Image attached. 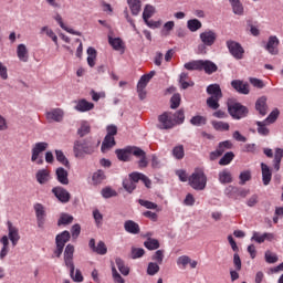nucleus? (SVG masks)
I'll return each mask as SVG.
<instances>
[{
  "label": "nucleus",
  "instance_id": "f257e3e1",
  "mask_svg": "<svg viewBox=\"0 0 283 283\" xmlns=\"http://www.w3.org/2000/svg\"><path fill=\"white\" fill-rule=\"evenodd\" d=\"M184 67L190 72H205L208 76L218 72V64L211 60H192L187 62Z\"/></svg>",
  "mask_w": 283,
  "mask_h": 283
},
{
  "label": "nucleus",
  "instance_id": "f03ea898",
  "mask_svg": "<svg viewBox=\"0 0 283 283\" xmlns=\"http://www.w3.org/2000/svg\"><path fill=\"white\" fill-rule=\"evenodd\" d=\"M96 151V145L92 138L77 139L73 145V154L75 158H85V156H92Z\"/></svg>",
  "mask_w": 283,
  "mask_h": 283
},
{
  "label": "nucleus",
  "instance_id": "7ed1b4c3",
  "mask_svg": "<svg viewBox=\"0 0 283 283\" xmlns=\"http://www.w3.org/2000/svg\"><path fill=\"white\" fill-rule=\"evenodd\" d=\"M64 264L70 269V275L73 279V282H83V274L81 273V270L75 271L74 268V245L72 244H67L64 250Z\"/></svg>",
  "mask_w": 283,
  "mask_h": 283
},
{
  "label": "nucleus",
  "instance_id": "20e7f679",
  "mask_svg": "<svg viewBox=\"0 0 283 283\" xmlns=\"http://www.w3.org/2000/svg\"><path fill=\"white\" fill-rule=\"evenodd\" d=\"M207 175L202 168L195 169L191 176L188 177V182L195 191H205L207 189Z\"/></svg>",
  "mask_w": 283,
  "mask_h": 283
},
{
  "label": "nucleus",
  "instance_id": "39448f33",
  "mask_svg": "<svg viewBox=\"0 0 283 283\" xmlns=\"http://www.w3.org/2000/svg\"><path fill=\"white\" fill-rule=\"evenodd\" d=\"M129 178L130 179H125L123 181V187L128 191V193H132L134 189H136V182H138L139 180H142L145 187H147L148 189L149 187H151V180L148 179V177L145 176L143 172H132L129 175Z\"/></svg>",
  "mask_w": 283,
  "mask_h": 283
},
{
  "label": "nucleus",
  "instance_id": "423d86ee",
  "mask_svg": "<svg viewBox=\"0 0 283 283\" xmlns=\"http://www.w3.org/2000/svg\"><path fill=\"white\" fill-rule=\"evenodd\" d=\"M228 114H230L234 120H242V118H247V116H249V107L239 102L229 101Z\"/></svg>",
  "mask_w": 283,
  "mask_h": 283
},
{
  "label": "nucleus",
  "instance_id": "0eeeda50",
  "mask_svg": "<svg viewBox=\"0 0 283 283\" xmlns=\"http://www.w3.org/2000/svg\"><path fill=\"white\" fill-rule=\"evenodd\" d=\"M106 132L107 134L101 147L103 154H105L106 151H109L112 147L116 146V139L114 138V136L118 134V128L114 125H111V126H107Z\"/></svg>",
  "mask_w": 283,
  "mask_h": 283
},
{
  "label": "nucleus",
  "instance_id": "6e6552de",
  "mask_svg": "<svg viewBox=\"0 0 283 283\" xmlns=\"http://www.w3.org/2000/svg\"><path fill=\"white\" fill-rule=\"evenodd\" d=\"M50 145L45 142L35 143L31 149V163H36V165H43V157L41 154L48 149Z\"/></svg>",
  "mask_w": 283,
  "mask_h": 283
},
{
  "label": "nucleus",
  "instance_id": "1a4fd4ad",
  "mask_svg": "<svg viewBox=\"0 0 283 283\" xmlns=\"http://www.w3.org/2000/svg\"><path fill=\"white\" fill-rule=\"evenodd\" d=\"M115 154L118 158V160H122L123 163L129 161V156H140L142 151L140 148L136 146H127L124 149H116Z\"/></svg>",
  "mask_w": 283,
  "mask_h": 283
},
{
  "label": "nucleus",
  "instance_id": "9d476101",
  "mask_svg": "<svg viewBox=\"0 0 283 283\" xmlns=\"http://www.w3.org/2000/svg\"><path fill=\"white\" fill-rule=\"evenodd\" d=\"M226 45L233 59L237 61H242V59H244V48H242V44L233 40H228Z\"/></svg>",
  "mask_w": 283,
  "mask_h": 283
},
{
  "label": "nucleus",
  "instance_id": "9b49d317",
  "mask_svg": "<svg viewBox=\"0 0 283 283\" xmlns=\"http://www.w3.org/2000/svg\"><path fill=\"white\" fill-rule=\"evenodd\" d=\"M70 238H71V234H70V231L67 230H64L63 232L56 235L55 238L56 250L54 251L56 258H61L63 253V249H65V244L70 242Z\"/></svg>",
  "mask_w": 283,
  "mask_h": 283
},
{
  "label": "nucleus",
  "instance_id": "f8f14e48",
  "mask_svg": "<svg viewBox=\"0 0 283 283\" xmlns=\"http://www.w3.org/2000/svg\"><path fill=\"white\" fill-rule=\"evenodd\" d=\"M158 128L159 129H174L176 127V119H174V113L165 112L158 116Z\"/></svg>",
  "mask_w": 283,
  "mask_h": 283
},
{
  "label": "nucleus",
  "instance_id": "ddd939ff",
  "mask_svg": "<svg viewBox=\"0 0 283 283\" xmlns=\"http://www.w3.org/2000/svg\"><path fill=\"white\" fill-rule=\"evenodd\" d=\"M251 193V190L247 188H238L234 186H229L226 189V195L228 198H232V200H238L239 198H247Z\"/></svg>",
  "mask_w": 283,
  "mask_h": 283
},
{
  "label": "nucleus",
  "instance_id": "4468645a",
  "mask_svg": "<svg viewBox=\"0 0 283 283\" xmlns=\"http://www.w3.org/2000/svg\"><path fill=\"white\" fill-rule=\"evenodd\" d=\"M199 39L201 43L207 45L208 48H211L216 44V41H218V33L213 30H206L199 34Z\"/></svg>",
  "mask_w": 283,
  "mask_h": 283
},
{
  "label": "nucleus",
  "instance_id": "2eb2a0df",
  "mask_svg": "<svg viewBox=\"0 0 283 283\" xmlns=\"http://www.w3.org/2000/svg\"><path fill=\"white\" fill-rule=\"evenodd\" d=\"M45 118L49 123H63L65 111L63 108H52L45 113Z\"/></svg>",
  "mask_w": 283,
  "mask_h": 283
},
{
  "label": "nucleus",
  "instance_id": "dca6fc26",
  "mask_svg": "<svg viewBox=\"0 0 283 283\" xmlns=\"http://www.w3.org/2000/svg\"><path fill=\"white\" fill-rule=\"evenodd\" d=\"M33 209L35 211V218L39 229H45V220L48 217V214L45 213V207H43L41 203H35Z\"/></svg>",
  "mask_w": 283,
  "mask_h": 283
},
{
  "label": "nucleus",
  "instance_id": "f3484780",
  "mask_svg": "<svg viewBox=\"0 0 283 283\" xmlns=\"http://www.w3.org/2000/svg\"><path fill=\"white\" fill-rule=\"evenodd\" d=\"M52 193L55 196V198H57L60 202L64 205L70 202L72 198V195H70V192L61 186L52 188Z\"/></svg>",
  "mask_w": 283,
  "mask_h": 283
},
{
  "label": "nucleus",
  "instance_id": "a211bd4d",
  "mask_svg": "<svg viewBox=\"0 0 283 283\" xmlns=\"http://www.w3.org/2000/svg\"><path fill=\"white\" fill-rule=\"evenodd\" d=\"M7 227L9 231V240L11 241L12 247H17V244H19V240H21L19 228L14 227L11 221L7 222Z\"/></svg>",
  "mask_w": 283,
  "mask_h": 283
},
{
  "label": "nucleus",
  "instance_id": "6ab92c4d",
  "mask_svg": "<svg viewBox=\"0 0 283 283\" xmlns=\"http://www.w3.org/2000/svg\"><path fill=\"white\" fill-rule=\"evenodd\" d=\"M88 247L94 253H97V255H105L107 253V245H105V242L103 241H99L96 245V240L91 239Z\"/></svg>",
  "mask_w": 283,
  "mask_h": 283
},
{
  "label": "nucleus",
  "instance_id": "aec40b11",
  "mask_svg": "<svg viewBox=\"0 0 283 283\" xmlns=\"http://www.w3.org/2000/svg\"><path fill=\"white\" fill-rule=\"evenodd\" d=\"M124 229L126 233H130L132 235H138L140 233V226L134 220H126L124 222Z\"/></svg>",
  "mask_w": 283,
  "mask_h": 283
},
{
  "label": "nucleus",
  "instance_id": "412c9836",
  "mask_svg": "<svg viewBox=\"0 0 283 283\" xmlns=\"http://www.w3.org/2000/svg\"><path fill=\"white\" fill-rule=\"evenodd\" d=\"M74 109L81 113L92 112V109H94V103L87 102V99L82 98L76 102Z\"/></svg>",
  "mask_w": 283,
  "mask_h": 283
},
{
  "label": "nucleus",
  "instance_id": "4be33fe9",
  "mask_svg": "<svg viewBox=\"0 0 283 283\" xmlns=\"http://www.w3.org/2000/svg\"><path fill=\"white\" fill-rule=\"evenodd\" d=\"M255 109L261 116H266L269 114V105H266V96H261L255 102Z\"/></svg>",
  "mask_w": 283,
  "mask_h": 283
},
{
  "label": "nucleus",
  "instance_id": "5701e85b",
  "mask_svg": "<svg viewBox=\"0 0 283 283\" xmlns=\"http://www.w3.org/2000/svg\"><path fill=\"white\" fill-rule=\"evenodd\" d=\"M261 171H262L263 185L268 187V185H271L273 172L271 171V168H269V166L264 163H261Z\"/></svg>",
  "mask_w": 283,
  "mask_h": 283
},
{
  "label": "nucleus",
  "instance_id": "b1692460",
  "mask_svg": "<svg viewBox=\"0 0 283 283\" xmlns=\"http://www.w3.org/2000/svg\"><path fill=\"white\" fill-rule=\"evenodd\" d=\"M277 45H280V40L277 39L276 35H271L265 45V50H268L270 54L275 55L277 54Z\"/></svg>",
  "mask_w": 283,
  "mask_h": 283
},
{
  "label": "nucleus",
  "instance_id": "393cba45",
  "mask_svg": "<svg viewBox=\"0 0 283 283\" xmlns=\"http://www.w3.org/2000/svg\"><path fill=\"white\" fill-rule=\"evenodd\" d=\"M55 176H56V180L57 182H60V185H70V178H69V172L67 170H65V168L60 167L55 170Z\"/></svg>",
  "mask_w": 283,
  "mask_h": 283
},
{
  "label": "nucleus",
  "instance_id": "a878e982",
  "mask_svg": "<svg viewBox=\"0 0 283 283\" xmlns=\"http://www.w3.org/2000/svg\"><path fill=\"white\" fill-rule=\"evenodd\" d=\"M154 76H156V71H150L148 74L143 75L137 83V88L146 90L147 85L149 84V81H151Z\"/></svg>",
  "mask_w": 283,
  "mask_h": 283
},
{
  "label": "nucleus",
  "instance_id": "bb28decb",
  "mask_svg": "<svg viewBox=\"0 0 283 283\" xmlns=\"http://www.w3.org/2000/svg\"><path fill=\"white\" fill-rule=\"evenodd\" d=\"M17 55L19 61H22V63H28V61L30 60L28 46H25V44H19L17 48Z\"/></svg>",
  "mask_w": 283,
  "mask_h": 283
},
{
  "label": "nucleus",
  "instance_id": "cd10ccee",
  "mask_svg": "<svg viewBox=\"0 0 283 283\" xmlns=\"http://www.w3.org/2000/svg\"><path fill=\"white\" fill-rule=\"evenodd\" d=\"M231 85L233 90L239 92V94H249V84L240 81V80H233L231 82Z\"/></svg>",
  "mask_w": 283,
  "mask_h": 283
},
{
  "label": "nucleus",
  "instance_id": "c85d7f7f",
  "mask_svg": "<svg viewBox=\"0 0 283 283\" xmlns=\"http://www.w3.org/2000/svg\"><path fill=\"white\" fill-rule=\"evenodd\" d=\"M206 92L211 97L222 98V88H220L219 84H210V85H208Z\"/></svg>",
  "mask_w": 283,
  "mask_h": 283
},
{
  "label": "nucleus",
  "instance_id": "c756f323",
  "mask_svg": "<svg viewBox=\"0 0 283 283\" xmlns=\"http://www.w3.org/2000/svg\"><path fill=\"white\" fill-rule=\"evenodd\" d=\"M219 182L221 185H231L233 182V176L229 169H223L219 172Z\"/></svg>",
  "mask_w": 283,
  "mask_h": 283
},
{
  "label": "nucleus",
  "instance_id": "7c9ffc66",
  "mask_svg": "<svg viewBox=\"0 0 283 283\" xmlns=\"http://www.w3.org/2000/svg\"><path fill=\"white\" fill-rule=\"evenodd\" d=\"M54 20L59 23L60 28H62V30H65V32H69V34H74L75 36H81V32L78 31H74V29L67 28V25H65V23L63 22V18L61 17V14H56L54 17Z\"/></svg>",
  "mask_w": 283,
  "mask_h": 283
},
{
  "label": "nucleus",
  "instance_id": "2f4dec72",
  "mask_svg": "<svg viewBox=\"0 0 283 283\" xmlns=\"http://www.w3.org/2000/svg\"><path fill=\"white\" fill-rule=\"evenodd\" d=\"M35 178H36L39 185H45V182H49V180H50V170H48V169L38 170Z\"/></svg>",
  "mask_w": 283,
  "mask_h": 283
},
{
  "label": "nucleus",
  "instance_id": "473e14b6",
  "mask_svg": "<svg viewBox=\"0 0 283 283\" xmlns=\"http://www.w3.org/2000/svg\"><path fill=\"white\" fill-rule=\"evenodd\" d=\"M40 34H46V36H49V39H51L55 45H59V36H56V33H54L50 27H42Z\"/></svg>",
  "mask_w": 283,
  "mask_h": 283
},
{
  "label": "nucleus",
  "instance_id": "72a5a7b5",
  "mask_svg": "<svg viewBox=\"0 0 283 283\" xmlns=\"http://www.w3.org/2000/svg\"><path fill=\"white\" fill-rule=\"evenodd\" d=\"M127 3L130 8L132 14L138 17L140 13L142 2L140 0H127Z\"/></svg>",
  "mask_w": 283,
  "mask_h": 283
},
{
  "label": "nucleus",
  "instance_id": "f704fd0d",
  "mask_svg": "<svg viewBox=\"0 0 283 283\" xmlns=\"http://www.w3.org/2000/svg\"><path fill=\"white\" fill-rule=\"evenodd\" d=\"M283 158V148H276L274 154L273 167L275 171L280 169V165L282 164Z\"/></svg>",
  "mask_w": 283,
  "mask_h": 283
},
{
  "label": "nucleus",
  "instance_id": "c9c22d12",
  "mask_svg": "<svg viewBox=\"0 0 283 283\" xmlns=\"http://www.w3.org/2000/svg\"><path fill=\"white\" fill-rule=\"evenodd\" d=\"M87 64L90 65V67H94V65H96V49L90 46L87 49Z\"/></svg>",
  "mask_w": 283,
  "mask_h": 283
},
{
  "label": "nucleus",
  "instance_id": "e433bc0d",
  "mask_svg": "<svg viewBox=\"0 0 283 283\" xmlns=\"http://www.w3.org/2000/svg\"><path fill=\"white\" fill-rule=\"evenodd\" d=\"M108 43L112 45L113 50H116L117 52L120 50H124L123 46V40L120 38H108Z\"/></svg>",
  "mask_w": 283,
  "mask_h": 283
},
{
  "label": "nucleus",
  "instance_id": "4c0bfd02",
  "mask_svg": "<svg viewBox=\"0 0 283 283\" xmlns=\"http://www.w3.org/2000/svg\"><path fill=\"white\" fill-rule=\"evenodd\" d=\"M139 155H134L136 158H139L138 160V167L139 169H145L149 163L147 161V153L140 148Z\"/></svg>",
  "mask_w": 283,
  "mask_h": 283
},
{
  "label": "nucleus",
  "instance_id": "58836bf2",
  "mask_svg": "<svg viewBox=\"0 0 283 283\" xmlns=\"http://www.w3.org/2000/svg\"><path fill=\"white\" fill-rule=\"evenodd\" d=\"M172 156L176 160H182L185 158V146L177 145L172 148Z\"/></svg>",
  "mask_w": 283,
  "mask_h": 283
},
{
  "label": "nucleus",
  "instance_id": "ea45409f",
  "mask_svg": "<svg viewBox=\"0 0 283 283\" xmlns=\"http://www.w3.org/2000/svg\"><path fill=\"white\" fill-rule=\"evenodd\" d=\"M222 97H208L206 103H207V106L210 108V109H220V99Z\"/></svg>",
  "mask_w": 283,
  "mask_h": 283
},
{
  "label": "nucleus",
  "instance_id": "a19ab883",
  "mask_svg": "<svg viewBox=\"0 0 283 283\" xmlns=\"http://www.w3.org/2000/svg\"><path fill=\"white\" fill-rule=\"evenodd\" d=\"M115 264L118 271L122 273V275H129V269L127 268V265H125V261H123V259L116 258Z\"/></svg>",
  "mask_w": 283,
  "mask_h": 283
},
{
  "label": "nucleus",
  "instance_id": "79ce46f5",
  "mask_svg": "<svg viewBox=\"0 0 283 283\" xmlns=\"http://www.w3.org/2000/svg\"><path fill=\"white\" fill-rule=\"evenodd\" d=\"M233 158H235V154H233V151H228L223 155V157L219 160V165H221V167H224L227 165H231Z\"/></svg>",
  "mask_w": 283,
  "mask_h": 283
},
{
  "label": "nucleus",
  "instance_id": "37998d69",
  "mask_svg": "<svg viewBox=\"0 0 283 283\" xmlns=\"http://www.w3.org/2000/svg\"><path fill=\"white\" fill-rule=\"evenodd\" d=\"M144 245L148 251H156V249H160V242L157 239L149 238L144 242Z\"/></svg>",
  "mask_w": 283,
  "mask_h": 283
},
{
  "label": "nucleus",
  "instance_id": "c03bdc74",
  "mask_svg": "<svg viewBox=\"0 0 283 283\" xmlns=\"http://www.w3.org/2000/svg\"><path fill=\"white\" fill-rule=\"evenodd\" d=\"M212 127L213 129H216L217 132H229L230 127L229 123L227 122H218V120H213L212 122Z\"/></svg>",
  "mask_w": 283,
  "mask_h": 283
},
{
  "label": "nucleus",
  "instance_id": "a18cd8bd",
  "mask_svg": "<svg viewBox=\"0 0 283 283\" xmlns=\"http://www.w3.org/2000/svg\"><path fill=\"white\" fill-rule=\"evenodd\" d=\"M190 124H192L195 127H202V125H207V118L202 115H196L191 117Z\"/></svg>",
  "mask_w": 283,
  "mask_h": 283
},
{
  "label": "nucleus",
  "instance_id": "49530a36",
  "mask_svg": "<svg viewBox=\"0 0 283 283\" xmlns=\"http://www.w3.org/2000/svg\"><path fill=\"white\" fill-rule=\"evenodd\" d=\"M187 25L190 32H198V30L202 28V22H200V20L198 19H192V20H188Z\"/></svg>",
  "mask_w": 283,
  "mask_h": 283
},
{
  "label": "nucleus",
  "instance_id": "de8ad7c7",
  "mask_svg": "<svg viewBox=\"0 0 283 283\" xmlns=\"http://www.w3.org/2000/svg\"><path fill=\"white\" fill-rule=\"evenodd\" d=\"M251 178H252L251 170L241 171L239 175V185L241 186L247 185L249 181H251Z\"/></svg>",
  "mask_w": 283,
  "mask_h": 283
},
{
  "label": "nucleus",
  "instance_id": "09e8293b",
  "mask_svg": "<svg viewBox=\"0 0 283 283\" xmlns=\"http://www.w3.org/2000/svg\"><path fill=\"white\" fill-rule=\"evenodd\" d=\"M106 178L107 177L105 176V171L97 170L92 176L93 185H101V182H103V180H105Z\"/></svg>",
  "mask_w": 283,
  "mask_h": 283
},
{
  "label": "nucleus",
  "instance_id": "8fccbe9b",
  "mask_svg": "<svg viewBox=\"0 0 283 283\" xmlns=\"http://www.w3.org/2000/svg\"><path fill=\"white\" fill-rule=\"evenodd\" d=\"M232 6V11L238 14L239 17H242L244 14V7L242 6V2L240 0H234V2H230Z\"/></svg>",
  "mask_w": 283,
  "mask_h": 283
},
{
  "label": "nucleus",
  "instance_id": "3c124183",
  "mask_svg": "<svg viewBox=\"0 0 283 283\" xmlns=\"http://www.w3.org/2000/svg\"><path fill=\"white\" fill-rule=\"evenodd\" d=\"M55 157L61 165L70 168V160H67V157H65V154H63L62 150H55Z\"/></svg>",
  "mask_w": 283,
  "mask_h": 283
},
{
  "label": "nucleus",
  "instance_id": "603ef678",
  "mask_svg": "<svg viewBox=\"0 0 283 283\" xmlns=\"http://www.w3.org/2000/svg\"><path fill=\"white\" fill-rule=\"evenodd\" d=\"M154 12H156V9L151 4H146L144 12H143V19L144 21H147L154 17Z\"/></svg>",
  "mask_w": 283,
  "mask_h": 283
},
{
  "label": "nucleus",
  "instance_id": "864d4df0",
  "mask_svg": "<svg viewBox=\"0 0 283 283\" xmlns=\"http://www.w3.org/2000/svg\"><path fill=\"white\" fill-rule=\"evenodd\" d=\"M266 125H269L268 122H256L258 134H260V136H269L270 130Z\"/></svg>",
  "mask_w": 283,
  "mask_h": 283
},
{
  "label": "nucleus",
  "instance_id": "5fc2aeb1",
  "mask_svg": "<svg viewBox=\"0 0 283 283\" xmlns=\"http://www.w3.org/2000/svg\"><path fill=\"white\" fill-rule=\"evenodd\" d=\"M172 118L175 120V125H182V123H185V111H177L175 114H172Z\"/></svg>",
  "mask_w": 283,
  "mask_h": 283
},
{
  "label": "nucleus",
  "instance_id": "6e6d98bb",
  "mask_svg": "<svg viewBox=\"0 0 283 283\" xmlns=\"http://www.w3.org/2000/svg\"><path fill=\"white\" fill-rule=\"evenodd\" d=\"M151 260L155 262V264H163L165 260V250H157L151 256Z\"/></svg>",
  "mask_w": 283,
  "mask_h": 283
},
{
  "label": "nucleus",
  "instance_id": "4d7b16f0",
  "mask_svg": "<svg viewBox=\"0 0 283 283\" xmlns=\"http://www.w3.org/2000/svg\"><path fill=\"white\" fill-rule=\"evenodd\" d=\"M72 222H74V217L67 213H62L57 221V224L59 227H61V224H72Z\"/></svg>",
  "mask_w": 283,
  "mask_h": 283
},
{
  "label": "nucleus",
  "instance_id": "13d9d810",
  "mask_svg": "<svg viewBox=\"0 0 283 283\" xmlns=\"http://www.w3.org/2000/svg\"><path fill=\"white\" fill-rule=\"evenodd\" d=\"M160 271V265L156 262L148 263L147 275H156Z\"/></svg>",
  "mask_w": 283,
  "mask_h": 283
},
{
  "label": "nucleus",
  "instance_id": "bf43d9fd",
  "mask_svg": "<svg viewBox=\"0 0 283 283\" xmlns=\"http://www.w3.org/2000/svg\"><path fill=\"white\" fill-rule=\"evenodd\" d=\"M264 258L268 264H275L277 262V254L271 252V250L265 251Z\"/></svg>",
  "mask_w": 283,
  "mask_h": 283
},
{
  "label": "nucleus",
  "instance_id": "052dcab7",
  "mask_svg": "<svg viewBox=\"0 0 283 283\" xmlns=\"http://www.w3.org/2000/svg\"><path fill=\"white\" fill-rule=\"evenodd\" d=\"M277 116H280V111L277 108H275L274 111H272L270 113V115L264 119V122L268 125H271V124L275 123V120H277Z\"/></svg>",
  "mask_w": 283,
  "mask_h": 283
},
{
  "label": "nucleus",
  "instance_id": "680f3d73",
  "mask_svg": "<svg viewBox=\"0 0 283 283\" xmlns=\"http://www.w3.org/2000/svg\"><path fill=\"white\" fill-rule=\"evenodd\" d=\"M180 94H174L170 98V107L171 109H178V107H180Z\"/></svg>",
  "mask_w": 283,
  "mask_h": 283
},
{
  "label": "nucleus",
  "instance_id": "e2e57ef3",
  "mask_svg": "<svg viewBox=\"0 0 283 283\" xmlns=\"http://www.w3.org/2000/svg\"><path fill=\"white\" fill-rule=\"evenodd\" d=\"M189 262H191V258L187 255H181L177 259V264L181 266V269H187V264H189Z\"/></svg>",
  "mask_w": 283,
  "mask_h": 283
},
{
  "label": "nucleus",
  "instance_id": "0e129e2a",
  "mask_svg": "<svg viewBox=\"0 0 283 283\" xmlns=\"http://www.w3.org/2000/svg\"><path fill=\"white\" fill-rule=\"evenodd\" d=\"M112 275L115 283H125V279L120 276V273H118L114 265L112 266Z\"/></svg>",
  "mask_w": 283,
  "mask_h": 283
},
{
  "label": "nucleus",
  "instance_id": "69168bd1",
  "mask_svg": "<svg viewBox=\"0 0 283 283\" xmlns=\"http://www.w3.org/2000/svg\"><path fill=\"white\" fill-rule=\"evenodd\" d=\"M102 196L103 198H114L115 196H117V193L114 189L106 187L102 189Z\"/></svg>",
  "mask_w": 283,
  "mask_h": 283
},
{
  "label": "nucleus",
  "instance_id": "338daca9",
  "mask_svg": "<svg viewBox=\"0 0 283 283\" xmlns=\"http://www.w3.org/2000/svg\"><path fill=\"white\" fill-rule=\"evenodd\" d=\"M138 202L142 207H145L146 209H158V205H156L155 202L147 201L145 199H139Z\"/></svg>",
  "mask_w": 283,
  "mask_h": 283
},
{
  "label": "nucleus",
  "instance_id": "774afa93",
  "mask_svg": "<svg viewBox=\"0 0 283 283\" xmlns=\"http://www.w3.org/2000/svg\"><path fill=\"white\" fill-rule=\"evenodd\" d=\"M91 128L90 125L87 124H83L78 129H77V134L81 138H83V136H87V134H90Z\"/></svg>",
  "mask_w": 283,
  "mask_h": 283
}]
</instances>
